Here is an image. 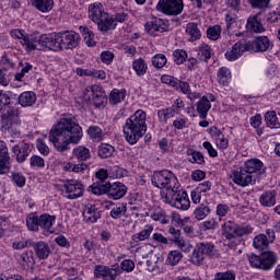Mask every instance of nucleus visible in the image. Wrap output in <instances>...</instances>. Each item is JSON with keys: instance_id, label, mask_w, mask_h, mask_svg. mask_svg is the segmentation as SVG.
Wrapping results in <instances>:
<instances>
[{"instance_id": "nucleus-32", "label": "nucleus", "mask_w": 280, "mask_h": 280, "mask_svg": "<svg viewBox=\"0 0 280 280\" xmlns=\"http://www.w3.org/2000/svg\"><path fill=\"white\" fill-rule=\"evenodd\" d=\"M149 254L147 255V270L149 272H154L158 268L156 264H159V256H156V254H154V252L152 250V246L149 245Z\"/></svg>"}, {"instance_id": "nucleus-1", "label": "nucleus", "mask_w": 280, "mask_h": 280, "mask_svg": "<svg viewBox=\"0 0 280 280\" xmlns=\"http://www.w3.org/2000/svg\"><path fill=\"white\" fill-rule=\"evenodd\" d=\"M82 137V127L73 116L60 118L49 131V141L58 152H67L69 145L80 143Z\"/></svg>"}, {"instance_id": "nucleus-42", "label": "nucleus", "mask_w": 280, "mask_h": 280, "mask_svg": "<svg viewBox=\"0 0 280 280\" xmlns=\"http://www.w3.org/2000/svg\"><path fill=\"white\" fill-rule=\"evenodd\" d=\"M133 70L136 71L137 75H145L148 72V63L142 58L136 59L132 62Z\"/></svg>"}, {"instance_id": "nucleus-63", "label": "nucleus", "mask_w": 280, "mask_h": 280, "mask_svg": "<svg viewBox=\"0 0 280 280\" xmlns=\"http://www.w3.org/2000/svg\"><path fill=\"white\" fill-rule=\"evenodd\" d=\"M31 167H45V160L38 155H33L30 160Z\"/></svg>"}, {"instance_id": "nucleus-9", "label": "nucleus", "mask_w": 280, "mask_h": 280, "mask_svg": "<svg viewBox=\"0 0 280 280\" xmlns=\"http://www.w3.org/2000/svg\"><path fill=\"white\" fill-rule=\"evenodd\" d=\"M91 95H92V104L100 108V106H104V103L106 102V94L104 93V90L100 85H92L90 88L85 89L84 92V100H89L91 102Z\"/></svg>"}, {"instance_id": "nucleus-14", "label": "nucleus", "mask_w": 280, "mask_h": 280, "mask_svg": "<svg viewBox=\"0 0 280 280\" xmlns=\"http://www.w3.org/2000/svg\"><path fill=\"white\" fill-rule=\"evenodd\" d=\"M88 14L89 19L96 24L100 23V21L104 19L108 12L104 11V5H102V3L95 2L89 5Z\"/></svg>"}, {"instance_id": "nucleus-10", "label": "nucleus", "mask_w": 280, "mask_h": 280, "mask_svg": "<svg viewBox=\"0 0 280 280\" xmlns=\"http://www.w3.org/2000/svg\"><path fill=\"white\" fill-rule=\"evenodd\" d=\"M233 183H235V185H240L241 187H248V185L257 183V177L249 174L246 168H240V171L233 172Z\"/></svg>"}, {"instance_id": "nucleus-45", "label": "nucleus", "mask_w": 280, "mask_h": 280, "mask_svg": "<svg viewBox=\"0 0 280 280\" xmlns=\"http://www.w3.org/2000/svg\"><path fill=\"white\" fill-rule=\"evenodd\" d=\"M88 135L90 137V139H92L93 141H102L104 133L102 131V128L97 127V126H90L88 129Z\"/></svg>"}, {"instance_id": "nucleus-56", "label": "nucleus", "mask_w": 280, "mask_h": 280, "mask_svg": "<svg viewBox=\"0 0 280 280\" xmlns=\"http://www.w3.org/2000/svg\"><path fill=\"white\" fill-rule=\"evenodd\" d=\"M254 246L258 249H264L268 246V236L265 234H259L254 238Z\"/></svg>"}, {"instance_id": "nucleus-2", "label": "nucleus", "mask_w": 280, "mask_h": 280, "mask_svg": "<svg viewBox=\"0 0 280 280\" xmlns=\"http://www.w3.org/2000/svg\"><path fill=\"white\" fill-rule=\"evenodd\" d=\"M13 104L12 93L0 91V110H3V108L7 110V113L2 115L1 128L10 132V135L19 137V135H21V119L19 118L16 109L12 108Z\"/></svg>"}, {"instance_id": "nucleus-33", "label": "nucleus", "mask_w": 280, "mask_h": 280, "mask_svg": "<svg viewBox=\"0 0 280 280\" xmlns=\"http://www.w3.org/2000/svg\"><path fill=\"white\" fill-rule=\"evenodd\" d=\"M73 156H75L79 161H89L91 159V150L86 147L79 145L72 151Z\"/></svg>"}, {"instance_id": "nucleus-21", "label": "nucleus", "mask_w": 280, "mask_h": 280, "mask_svg": "<svg viewBox=\"0 0 280 280\" xmlns=\"http://www.w3.org/2000/svg\"><path fill=\"white\" fill-rule=\"evenodd\" d=\"M96 25H97L98 32H102V34H108L110 30H115V27H117V24L115 23V18H113L108 13L104 18L98 20Z\"/></svg>"}, {"instance_id": "nucleus-60", "label": "nucleus", "mask_w": 280, "mask_h": 280, "mask_svg": "<svg viewBox=\"0 0 280 280\" xmlns=\"http://www.w3.org/2000/svg\"><path fill=\"white\" fill-rule=\"evenodd\" d=\"M174 61L176 65H183L187 60V51L183 49H177L173 52Z\"/></svg>"}, {"instance_id": "nucleus-50", "label": "nucleus", "mask_w": 280, "mask_h": 280, "mask_svg": "<svg viewBox=\"0 0 280 280\" xmlns=\"http://www.w3.org/2000/svg\"><path fill=\"white\" fill-rule=\"evenodd\" d=\"M26 226H27L28 231H38V226H40L38 215L33 214V213L30 214L26 218Z\"/></svg>"}, {"instance_id": "nucleus-28", "label": "nucleus", "mask_w": 280, "mask_h": 280, "mask_svg": "<svg viewBox=\"0 0 280 280\" xmlns=\"http://www.w3.org/2000/svg\"><path fill=\"white\" fill-rule=\"evenodd\" d=\"M175 91H180L184 95H187L188 100H198L200 95L196 92H191L189 83L180 81L177 79V84H175Z\"/></svg>"}, {"instance_id": "nucleus-41", "label": "nucleus", "mask_w": 280, "mask_h": 280, "mask_svg": "<svg viewBox=\"0 0 280 280\" xmlns=\"http://www.w3.org/2000/svg\"><path fill=\"white\" fill-rule=\"evenodd\" d=\"M236 224L233 221H226L222 225V231L226 237V240H233L235 237Z\"/></svg>"}, {"instance_id": "nucleus-64", "label": "nucleus", "mask_w": 280, "mask_h": 280, "mask_svg": "<svg viewBox=\"0 0 280 280\" xmlns=\"http://www.w3.org/2000/svg\"><path fill=\"white\" fill-rule=\"evenodd\" d=\"M12 182L16 184L18 187L25 186V176L21 173H12Z\"/></svg>"}, {"instance_id": "nucleus-24", "label": "nucleus", "mask_w": 280, "mask_h": 280, "mask_svg": "<svg viewBox=\"0 0 280 280\" xmlns=\"http://www.w3.org/2000/svg\"><path fill=\"white\" fill-rule=\"evenodd\" d=\"M12 152L15 154L18 163H24V161H26V159L30 156L32 150H30V144L21 143L15 144Z\"/></svg>"}, {"instance_id": "nucleus-49", "label": "nucleus", "mask_w": 280, "mask_h": 280, "mask_svg": "<svg viewBox=\"0 0 280 280\" xmlns=\"http://www.w3.org/2000/svg\"><path fill=\"white\" fill-rule=\"evenodd\" d=\"M209 213H211V209L209 208V206L205 205H200L194 211L196 220H205V218H207Z\"/></svg>"}, {"instance_id": "nucleus-18", "label": "nucleus", "mask_w": 280, "mask_h": 280, "mask_svg": "<svg viewBox=\"0 0 280 280\" xmlns=\"http://www.w3.org/2000/svg\"><path fill=\"white\" fill-rule=\"evenodd\" d=\"M10 172V154L5 142L0 140V174Z\"/></svg>"}, {"instance_id": "nucleus-12", "label": "nucleus", "mask_w": 280, "mask_h": 280, "mask_svg": "<svg viewBox=\"0 0 280 280\" xmlns=\"http://www.w3.org/2000/svg\"><path fill=\"white\" fill-rule=\"evenodd\" d=\"M126 194H128V187L122 183H107V196L112 198V200H121Z\"/></svg>"}, {"instance_id": "nucleus-57", "label": "nucleus", "mask_w": 280, "mask_h": 280, "mask_svg": "<svg viewBox=\"0 0 280 280\" xmlns=\"http://www.w3.org/2000/svg\"><path fill=\"white\" fill-rule=\"evenodd\" d=\"M107 271L108 272L105 273V279L107 280H115L121 275V269H119V266L117 264L113 265L112 268L109 267Z\"/></svg>"}, {"instance_id": "nucleus-47", "label": "nucleus", "mask_w": 280, "mask_h": 280, "mask_svg": "<svg viewBox=\"0 0 280 280\" xmlns=\"http://www.w3.org/2000/svg\"><path fill=\"white\" fill-rule=\"evenodd\" d=\"M115 152V147L110 145V144H101L98 148V156L101 159H108L110 156H113V153Z\"/></svg>"}, {"instance_id": "nucleus-31", "label": "nucleus", "mask_w": 280, "mask_h": 280, "mask_svg": "<svg viewBox=\"0 0 280 280\" xmlns=\"http://www.w3.org/2000/svg\"><path fill=\"white\" fill-rule=\"evenodd\" d=\"M259 201H260V205H262V207H275V205H277V192L265 191L260 196Z\"/></svg>"}, {"instance_id": "nucleus-39", "label": "nucleus", "mask_w": 280, "mask_h": 280, "mask_svg": "<svg viewBox=\"0 0 280 280\" xmlns=\"http://www.w3.org/2000/svg\"><path fill=\"white\" fill-rule=\"evenodd\" d=\"M80 32L84 36L85 45H88V47H95L96 43L94 39L95 35L93 34V31L89 30L86 26H81Z\"/></svg>"}, {"instance_id": "nucleus-16", "label": "nucleus", "mask_w": 280, "mask_h": 280, "mask_svg": "<svg viewBox=\"0 0 280 280\" xmlns=\"http://www.w3.org/2000/svg\"><path fill=\"white\" fill-rule=\"evenodd\" d=\"M261 13L250 15L247 18L246 30L247 32H254L255 34H261L266 32L261 19L259 18Z\"/></svg>"}, {"instance_id": "nucleus-6", "label": "nucleus", "mask_w": 280, "mask_h": 280, "mask_svg": "<svg viewBox=\"0 0 280 280\" xmlns=\"http://www.w3.org/2000/svg\"><path fill=\"white\" fill-rule=\"evenodd\" d=\"M248 259L253 268H259V270H270L275 264H277V254L273 252H264L259 256L252 254Z\"/></svg>"}, {"instance_id": "nucleus-52", "label": "nucleus", "mask_w": 280, "mask_h": 280, "mask_svg": "<svg viewBox=\"0 0 280 280\" xmlns=\"http://www.w3.org/2000/svg\"><path fill=\"white\" fill-rule=\"evenodd\" d=\"M126 211H128V208L126 206H117L112 209L110 218H113L114 220H119V218H124V215H126Z\"/></svg>"}, {"instance_id": "nucleus-4", "label": "nucleus", "mask_w": 280, "mask_h": 280, "mask_svg": "<svg viewBox=\"0 0 280 280\" xmlns=\"http://www.w3.org/2000/svg\"><path fill=\"white\" fill-rule=\"evenodd\" d=\"M151 183L154 187H158V189H166V194H170L173 189L177 190L178 187H180L176 175L167 170L154 172L151 177Z\"/></svg>"}, {"instance_id": "nucleus-38", "label": "nucleus", "mask_w": 280, "mask_h": 280, "mask_svg": "<svg viewBox=\"0 0 280 280\" xmlns=\"http://www.w3.org/2000/svg\"><path fill=\"white\" fill-rule=\"evenodd\" d=\"M152 231H154L152 225H145L140 233H137L132 236V242L139 243L148 240V237H150L152 234Z\"/></svg>"}, {"instance_id": "nucleus-51", "label": "nucleus", "mask_w": 280, "mask_h": 280, "mask_svg": "<svg viewBox=\"0 0 280 280\" xmlns=\"http://www.w3.org/2000/svg\"><path fill=\"white\" fill-rule=\"evenodd\" d=\"M220 34H222V27L220 25L210 26L207 30V37L210 40H218V38H220Z\"/></svg>"}, {"instance_id": "nucleus-34", "label": "nucleus", "mask_w": 280, "mask_h": 280, "mask_svg": "<svg viewBox=\"0 0 280 280\" xmlns=\"http://www.w3.org/2000/svg\"><path fill=\"white\" fill-rule=\"evenodd\" d=\"M186 34L190 36L189 40H200L202 34L200 33V28H198L197 23H188L186 26Z\"/></svg>"}, {"instance_id": "nucleus-5", "label": "nucleus", "mask_w": 280, "mask_h": 280, "mask_svg": "<svg viewBox=\"0 0 280 280\" xmlns=\"http://www.w3.org/2000/svg\"><path fill=\"white\" fill-rule=\"evenodd\" d=\"M163 202L166 205H171L176 209H182L183 211H187L189 209L191 202L189 201V196L187 192L180 190V186L177 189H173L168 192L162 194Z\"/></svg>"}, {"instance_id": "nucleus-17", "label": "nucleus", "mask_w": 280, "mask_h": 280, "mask_svg": "<svg viewBox=\"0 0 280 280\" xmlns=\"http://www.w3.org/2000/svg\"><path fill=\"white\" fill-rule=\"evenodd\" d=\"M244 51H249L248 44H243L241 42L235 43L232 48L225 52V58L230 61L237 60V58H240Z\"/></svg>"}, {"instance_id": "nucleus-59", "label": "nucleus", "mask_w": 280, "mask_h": 280, "mask_svg": "<svg viewBox=\"0 0 280 280\" xmlns=\"http://www.w3.org/2000/svg\"><path fill=\"white\" fill-rule=\"evenodd\" d=\"M235 277H236L235 271L228 270L224 272L215 273L213 280H235Z\"/></svg>"}, {"instance_id": "nucleus-40", "label": "nucleus", "mask_w": 280, "mask_h": 280, "mask_svg": "<svg viewBox=\"0 0 280 280\" xmlns=\"http://www.w3.org/2000/svg\"><path fill=\"white\" fill-rule=\"evenodd\" d=\"M107 187L108 183L103 184L100 182H95L89 187V190L92 191L94 196H104V194H107Z\"/></svg>"}, {"instance_id": "nucleus-43", "label": "nucleus", "mask_w": 280, "mask_h": 280, "mask_svg": "<svg viewBox=\"0 0 280 280\" xmlns=\"http://www.w3.org/2000/svg\"><path fill=\"white\" fill-rule=\"evenodd\" d=\"M126 100V90L114 89L109 95L110 104H119Z\"/></svg>"}, {"instance_id": "nucleus-13", "label": "nucleus", "mask_w": 280, "mask_h": 280, "mask_svg": "<svg viewBox=\"0 0 280 280\" xmlns=\"http://www.w3.org/2000/svg\"><path fill=\"white\" fill-rule=\"evenodd\" d=\"M144 28L148 34H151V36H158L159 32L160 34L167 32V24H165L161 19H154L153 21L147 22Z\"/></svg>"}, {"instance_id": "nucleus-29", "label": "nucleus", "mask_w": 280, "mask_h": 280, "mask_svg": "<svg viewBox=\"0 0 280 280\" xmlns=\"http://www.w3.org/2000/svg\"><path fill=\"white\" fill-rule=\"evenodd\" d=\"M39 226L47 231V233H54V222H56V217H51L49 214H42L38 217Z\"/></svg>"}, {"instance_id": "nucleus-27", "label": "nucleus", "mask_w": 280, "mask_h": 280, "mask_svg": "<svg viewBox=\"0 0 280 280\" xmlns=\"http://www.w3.org/2000/svg\"><path fill=\"white\" fill-rule=\"evenodd\" d=\"M197 246L207 257H210L211 259H220V252L215 249L213 243H198Z\"/></svg>"}, {"instance_id": "nucleus-25", "label": "nucleus", "mask_w": 280, "mask_h": 280, "mask_svg": "<svg viewBox=\"0 0 280 280\" xmlns=\"http://www.w3.org/2000/svg\"><path fill=\"white\" fill-rule=\"evenodd\" d=\"M31 246L33 247L38 259H47V257H49V253H51L49 244L43 241L31 243Z\"/></svg>"}, {"instance_id": "nucleus-30", "label": "nucleus", "mask_w": 280, "mask_h": 280, "mask_svg": "<svg viewBox=\"0 0 280 280\" xmlns=\"http://www.w3.org/2000/svg\"><path fill=\"white\" fill-rule=\"evenodd\" d=\"M211 110V102L206 97H201L197 103V112L200 115V119H207V114Z\"/></svg>"}, {"instance_id": "nucleus-54", "label": "nucleus", "mask_w": 280, "mask_h": 280, "mask_svg": "<svg viewBox=\"0 0 280 280\" xmlns=\"http://www.w3.org/2000/svg\"><path fill=\"white\" fill-rule=\"evenodd\" d=\"M180 259H183V253H180L179 250H171L168 253L167 261L170 266H176V264H178Z\"/></svg>"}, {"instance_id": "nucleus-7", "label": "nucleus", "mask_w": 280, "mask_h": 280, "mask_svg": "<svg viewBox=\"0 0 280 280\" xmlns=\"http://www.w3.org/2000/svg\"><path fill=\"white\" fill-rule=\"evenodd\" d=\"M37 45L39 48L46 47V49H50V51H61L62 50V43L60 38V33H51V34H44L38 37Z\"/></svg>"}, {"instance_id": "nucleus-15", "label": "nucleus", "mask_w": 280, "mask_h": 280, "mask_svg": "<svg viewBox=\"0 0 280 280\" xmlns=\"http://www.w3.org/2000/svg\"><path fill=\"white\" fill-rule=\"evenodd\" d=\"M249 51H268L270 49V39L268 36H258L253 42L247 43Z\"/></svg>"}, {"instance_id": "nucleus-19", "label": "nucleus", "mask_w": 280, "mask_h": 280, "mask_svg": "<svg viewBox=\"0 0 280 280\" xmlns=\"http://www.w3.org/2000/svg\"><path fill=\"white\" fill-rule=\"evenodd\" d=\"M65 189L68 194V198L70 200H74L75 198H80L82 194H84V188H82V184L75 182V180H69L65 185Z\"/></svg>"}, {"instance_id": "nucleus-37", "label": "nucleus", "mask_w": 280, "mask_h": 280, "mask_svg": "<svg viewBox=\"0 0 280 280\" xmlns=\"http://www.w3.org/2000/svg\"><path fill=\"white\" fill-rule=\"evenodd\" d=\"M34 5L39 12H51L54 10V0H34Z\"/></svg>"}, {"instance_id": "nucleus-53", "label": "nucleus", "mask_w": 280, "mask_h": 280, "mask_svg": "<svg viewBox=\"0 0 280 280\" xmlns=\"http://www.w3.org/2000/svg\"><path fill=\"white\" fill-rule=\"evenodd\" d=\"M152 65L155 69H163L167 65V57L163 54H158L152 58Z\"/></svg>"}, {"instance_id": "nucleus-62", "label": "nucleus", "mask_w": 280, "mask_h": 280, "mask_svg": "<svg viewBox=\"0 0 280 280\" xmlns=\"http://www.w3.org/2000/svg\"><path fill=\"white\" fill-rule=\"evenodd\" d=\"M21 259H22L24 266L25 265L28 266V264L34 266V264H36V260L34 259V252L33 250L23 253L21 255Z\"/></svg>"}, {"instance_id": "nucleus-3", "label": "nucleus", "mask_w": 280, "mask_h": 280, "mask_svg": "<svg viewBox=\"0 0 280 280\" xmlns=\"http://www.w3.org/2000/svg\"><path fill=\"white\" fill-rule=\"evenodd\" d=\"M147 114L139 109L132 116H130L124 126V135L126 141L130 145H135L148 132V125H145Z\"/></svg>"}, {"instance_id": "nucleus-61", "label": "nucleus", "mask_w": 280, "mask_h": 280, "mask_svg": "<svg viewBox=\"0 0 280 280\" xmlns=\"http://www.w3.org/2000/svg\"><path fill=\"white\" fill-rule=\"evenodd\" d=\"M253 233V228L250 225L237 226L235 230L234 237H243V235H250Z\"/></svg>"}, {"instance_id": "nucleus-8", "label": "nucleus", "mask_w": 280, "mask_h": 280, "mask_svg": "<svg viewBox=\"0 0 280 280\" xmlns=\"http://www.w3.org/2000/svg\"><path fill=\"white\" fill-rule=\"evenodd\" d=\"M183 0H160L156 4V10L168 16H178L183 12Z\"/></svg>"}, {"instance_id": "nucleus-48", "label": "nucleus", "mask_w": 280, "mask_h": 280, "mask_svg": "<svg viewBox=\"0 0 280 280\" xmlns=\"http://www.w3.org/2000/svg\"><path fill=\"white\" fill-rule=\"evenodd\" d=\"M199 60H203L207 62V60L211 59V46L207 44H201L199 46V52H198Z\"/></svg>"}, {"instance_id": "nucleus-55", "label": "nucleus", "mask_w": 280, "mask_h": 280, "mask_svg": "<svg viewBox=\"0 0 280 280\" xmlns=\"http://www.w3.org/2000/svg\"><path fill=\"white\" fill-rule=\"evenodd\" d=\"M271 0H248L252 8L257 10H266L269 8Z\"/></svg>"}, {"instance_id": "nucleus-23", "label": "nucleus", "mask_w": 280, "mask_h": 280, "mask_svg": "<svg viewBox=\"0 0 280 280\" xmlns=\"http://www.w3.org/2000/svg\"><path fill=\"white\" fill-rule=\"evenodd\" d=\"M83 218L85 222H90L91 224H95L100 218H102V211L100 208H96L95 206H86L83 210Z\"/></svg>"}, {"instance_id": "nucleus-22", "label": "nucleus", "mask_w": 280, "mask_h": 280, "mask_svg": "<svg viewBox=\"0 0 280 280\" xmlns=\"http://www.w3.org/2000/svg\"><path fill=\"white\" fill-rule=\"evenodd\" d=\"M11 36L12 38H18L19 40H21V45H26L27 49H38V45L32 42L30 37L25 35V31L23 30L13 28L11 31Z\"/></svg>"}, {"instance_id": "nucleus-46", "label": "nucleus", "mask_w": 280, "mask_h": 280, "mask_svg": "<svg viewBox=\"0 0 280 280\" xmlns=\"http://www.w3.org/2000/svg\"><path fill=\"white\" fill-rule=\"evenodd\" d=\"M218 79L222 86H226V84H229V80H231V70L226 67H222L219 69Z\"/></svg>"}, {"instance_id": "nucleus-26", "label": "nucleus", "mask_w": 280, "mask_h": 280, "mask_svg": "<svg viewBox=\"0 0 280 280\" xmlns=\"http://www.w3.org/2000/svg\"><path fill=\"white\" fill-rule=\"evenodd\" d=\"M264 167V163L259 161L258 159L249 160L245 162V171L249 173L252 176H260V174H264V171H261Z\"/></svg>"}, {"instance_id": "nucleus-11", "label": "nucleus", "mask_w": 280, "mask_h": 280, "mask_svg": "<svg viewBox=\"0 0 280 280\" xmlns=\"http://www.w3.org/2000/svg\"><path fill=\"white\" fill-rule=\"evenodd\" d=\"M59 37L61 38V49L62 47L66 49H75L80 45V34L74 31L59 33Z\"/></svg>"}, {"instance_id": "nucleus-20", "label": "nucleus", "mask_w": 280, "mask_h": 280, "mask_svg": "<svg viewBox=\"0 0 280 280\" xmlns=\"http://www.w3.org/2000/svg\"><path fill=\"white\" fill-rule=\"evenodd\" d=\"M96 25H97L98 32H102V34H108L110 30H115V27H117V24L115 23V18H113L108 13L104 18L98 20Z\"/></svg>"}, {"instance_id": "nucleus-36", "label": "nucleus", "mask_w": 280, "mask_h": 280, "mask_svg": "<svg viewBox=\"0 0 280 280\" xmlns=\"http://www.w3.org/2000/svg\"><path fill=\"white\" fill-rule=\"evenodd\" d=\"M190 262L194 266H202V264H205V254L202 253V249L198 245H196L192 252Z\"/></svg>"}, {"instance_id": "nucleus-35", "label": "nucleus", "mask_w": 280, "mask_h": 280, "mask_svg": "<svg viewBox=\"0 0 280 280\" xmlns=\"http://www.w3.org/2000/svg\"><path fill=\"white\" fill-rule=\"evenodd\" d=\"M36 102V94L34 92H23L19 96V104L21 106H32Z\"/></svg>"}, {"instance_id": "nucleus-44", "label": "nucleus", "mask_w": 280, "mask_h": 280, "mask_svg": "<svg viewBox=\"0 0 280 280\" xmlns=\"http://www.w3.org/2000/svg\"><path fill=\"white\" fill-rule=\"evenodd\" d=\"M265 121H266L268 128H279L280 127L279 120L277 118V113L275 110L267 112L265 114Z\"/></svg>"}, {"instance_id": "nucleus-58", "label": "nucleus", "mask_w": 280, "mask_h": 280, "mask_svg": "<svg viewBox=\"0 0 280 280\" xmlns=\"http://www.w3.org/2000/svg\"><path fill=\"white\" fill-rule=\"evenodd\" d=\"M174 116V108L168 107L165 109H161L158 112V117L160 119V121H167L168 119H171V117Z\"/></svg>"}]
</instances>
